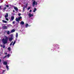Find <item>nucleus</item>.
Masks as SVG:
<instances>
[{
  "label": "nucleus",
  "mask_w": 74,
  "mask_h": 74,
  "mask_svg": "<svg viewBox=\"0 0 74 74\" xmlns=\"http://www.w3.org/2000/svg\"><path fill=\"white\" fill-rule=\"evenodd\" d=\"M2 21L3 23H7V21L3 20H2Z\"/></svg>",
  "instance_id": "0eeeda50"
},
{
  "label": "nucleus",
  "mask_w": 74,
  "mask_h": 74,
  "mask_svg": "<svg viewBox=\"0 0 74 74\" xmlns=\"http://www.w3.org/2000/svg\"><path fill=\"white\" fill-rule=\"evenodd\" d=\"M8 56V58H9V57L10 56V54H8L7 56Z\"/></svg>",
  "instance_id": "a878e982"
},
{
  "label": "nucleus",
  "mask_w": 74,
  "mask_h": 74,
  "mask_svg": "<svg viewBox=\"0 0 74 74\" xmlns=\"http://www.w3.org/2000/svg\"><path fill=\"white\" fill-rule=\"evenodd\" d=\"M18 15H19V16H21V13H19L18 14Z\"/></svg>",
  "instance_id": "c85d7f7f"
},
{
  "label": "nucleus",
  "mask_w": 74,
  "mask_h": 74,
  "mask_svg": "<svg viewBox=\"0 0 74 74\" xmlns=\"http://www.w3.org/2000/svg\"><path fill=\"white\" fill-rule=\"evenodd\" d=\"M11 19L12 21H13L14 19V16H12L11 17Z\"/></svg>",
  "instance_id": "f8f14e48"
},
{
  "label": "nucleus",
  "mask_w": 74,
  "mask_h": 74,
  "mask_svg": "<svg viewBox=\"0 0 74 74\" xmlns=\"http://www.w3.org/2000/svg\"><path fill=\"white\" fill-rule=\"evenodd\" d=\"M0 46L1 47H3V45H1Z\"/></svg>",
  "instance_id": "72a5a7b5"
},
{
  "label": "nucleus",
  "mask_w": 74,
  "mask_h": 74,
  "mask_svg": "<svg viewBox=\"0 0 74 74\" xmlns=\"http://www.w3.org/2000/svg\"><path fill=\"white\" fill-rule=\"evenodd\" d=\"M5 10H6V7H5L3 9V10H4V11Z\"/></svg>",
  "instance_id": "b1692460"
},
{
  "label": "nucleus",
  "mask_w": 74,
  "mask_h": 74,
  "mask_svg": "<svg viewBox=\"0 0 74 74\" xmlns=\"http://www.w3.org/2000/svg\"><path fill=\"white\" fill-rule=\"evenodd\" d=\"M13 40V36L12 35H11L10 38H9V40L10 41H11Z\"/></svg>",
  "instance_id": "f03ea898"
},
{
  "label": "nucleus",
  "mask_w": 74,
  "mask_h": 74,
  "mask_svg": "<svg viewBox=\"0 0 74 74\" xmlns=\"http://www.w3.org/2000/svg\"><path fill=\"white\" fill-rule=\"evenodd\" d=\"M12 42L10 44V46H11L12 45Z\"/></svg>",
  "instance_id": "c756f323"
},
{
  "label": "nucleus",
  "mask_w": 74,
  "mask_h": 74,
  "mask_svg": "<svg viewBox=\"0 0 74 74\" xmlns=\"http://www.w3.org/2000/svg\"><path fill=\"white\" fill-rule=\"evenodd\" d=\"M8 38L7 36H5V39L3 38L2 40V42L3 43V45H5V44H7L8 43Z\"/></svg>",
  "instance_id": "f257e3e1"
},
{
  "label": "nucleus",
  "mask_w": 74,
  "mask_h": 74,
  "mask_svg": "<svg viewBox=\"0 0 74 74\" xmlns=\"http://www.w3.org/2000/svg\"><path fill=\"white\" fill-rule=\"evenodd\" d=\"M32 1H34V0H32Z\"/></svg>",
  "instance_id": "37998d69"
},
{
  "label": "nucleus",
  "mask_w": 74,
  "mask_h": 74,
  "mask_svg": "<svg viewBox=\"0 0 74 74\" xmlns=\"http://www.w3.org/2000/svg\"><path fill=\"white\" fill-rule=\"evenodd\" d=\"M8 49L9 51H11V48H10V47H9L8 48Z\"/></svg>",
  "instance_id": "4468645a"
},
{
  "label": "nucleus",
  "mask_w": 74,
  "mask_h": 74,
  "mask_svg": "<svg viewBox=\"0 0 74 74\" xmlns=\"http://www.w3.org/2000/svg\"><path fill=\"white\" fill-rule=\"evenodd\" d=\"M13 12H15V10H13Z\"/></svg>",
  "instance_id": "4c0bfd02"
},
{
  "label": "nucleus",
  "mask_w": 74,
  "mask_h": 74,
  "mask_svg": "<svg viewBox=\"0 0 74 74\" xmlns=\"http://www.w3.org/2000/svg\"><path fill=\"white\" fill-rule=\"evenodd\" d=\"M18 18L19 20L20 21V19H22V17H18Z\"/></svg>",
  "instance_id": "6ab92c4d"
},
{
  "label": "nucleus",
  "mask_w": 74,
  "mask_h": 74,
  "mask_svg": "<svg viewBox=\"0 0 74 74\" xmlns=\"http://www.w3.org/2000/svg\"><path fill=\"white\" fill-rule=\"evenodd\" d=\"M7 32V31H5V32Z\"/></svg>",
  "instance_id": "a19ab883"
},
{
  "label": "nucleus",
  "mask_w": 74,
  "mask_h": 74,
  "mask_svg": "<svg viewBox=\"0 0 74 74\" xmlns=\"http://www.w3.org/2000/svg\"><path fill=\"white\" fill-rule=\"evenodd\" d=\"M5 19L6 20H7V21H9V19L8 18H6Z\"/></svg>",
  "instance_id": "393cba45"
},
{
  "label": "nucleus",
  "mask_w": 74,
  "mask_h": 74,
  "mask_svg": "<svg viewBox=\"0 0 74 74\" xmlns=\"http://www.w3.org/2000/svg\"><path fill=\"white\" fill-rule=\"evenodd\" d=\"M5 71H3V72H4Z\"/></svg>",
  "instance_id": "79ce46f5"
},
{
  "label": "nucleus",
  "mask_w": 74,
  "mask_h": 74,
  "mask_svg": "<svg viewBox=\"0 0 74 74\" xmlns=\"http://www.w3.org/2000/svg\"><path fill=\"white\" fill-rule=\"evenodd\" d=\"M25 8L23 7V12H25Z\"/></svg>",
  "instance_id": "aec40b11"
},
{
  "label": "nucleus",
  "mask_w": 74,
  "mask_h": 74,
  "mask_svg": "<svg viewBox=\"0 0 74 74\" xmlns=\"http://www.w3.org/2000/svg\"><path fill=\"white\" fill-rule=\"evenodd\" d=\"M0 67H1V66L0 65Z\"/></svg>",
  "instance_id": "c03bdc74"
},
{
  "label": "nucleus",
  "mask_w": 74,
  "mask_h": 74,
  "mask_svg": "<svg viewBox=\"0 0 74 74\" xmlns=\"http://www.w3.org/2000/svg\"><path fill=\"white\" fill-rule=\"evenodd\" d=\"M13 24H15V21H13L12 22Z\"/></svg>",
  "instance_id": "473e14b6"
},
{
  "label": "nucleus",
  "mask_w": 74,
  "mask_h": 74,
  "mask_svg": "<svg viewBox=\"0 0 74 74\" xmlns=\"http://www.w3.org/2000/svg\"><path fill=\"white\" fill-rule=\"evenodd\" d=\"M6 68H7V69H8V70H9V68H8V65L6 66Z\"/></svg>",
  "instance_id": "412c9836"
},
{
  "label": "nucleus",
  "mask_w": 74,
  "mask_h": 74,
  "mask_svg": "<svg viewBox=\"0 0 74 74\" xmlns=\"http://www.w3.org/2000/svg\"><path fill=\"white\" fill-rule=\"evenodd\" d=\"M16 22H17L19 20V19L17 18H16Z\"/></svg>",
  "instance_id": "2eb2a0df"
},
{
  "label": "nucleus",
  "mask_w": 74,
  "mask_h": 74,
  "mask_svg": "<svg viewBox=\"0 0 74 74\" xmlns=\"http://www.w3.org/2000/svg\"><path fill=\"white\" fill-rule=\"evenodd\" d=\"M1 6H0V10H1Z\"/></svg>",
  "instance_id": "f704fd0d"
},
{
  "label": "nucleus",
  "mask_w": 74,
  "mask_h": 74,
  "mask_svg": "<svg viewBox=\"0 0 74 74\" xmlns=\"http://www.w3.org/2000/svg\"><path fill=\"white\" fill-rule=\"evenodd\" d=\"M27 5H28V4L27 3L26 5H25V7H25V8H27Z\"/></svg>",
  "instance_id": "f3484780"
},
{
  "label": "nucleus",
  "mask_w": 74,
  "mask_h": 74,
  "mask_svg": "<svg viewBox=\"0 0 74 74\" xmlns=\"http://www.w3.org/2000/svg\"><path fill=\"white\" fill-rule=\"evenodd\" d=\"M4 25H5V24H4Z\"/></svg>",
  "instance_id": "a18cd8bd"
},
{
  "label": "nucleus",
  "mask_w": 74,
  "mask_h": 74,
  "mask_svg": "<svg viewBox=\"0 0 74 74\" xmlns=\"http://www.w3.org/2000/svg\"><path fill=\"white\" fill-rule=\"evenodd\" d=\"M28 16H29V18H31L32 16H33V14H30V13L29 14Z\"/></svg>",
  "instance_id": "20e7f679"
},
{
  "label": "nucleus",
  "mask_w": 74,
  "mask_h": 74,
  "mask_svg": "<svg viewBox=\"0 0 74 74\" xmlns=\"http://www.w3.org/2000/svg\"><path fill=\"white\" fill-rule=\"evenodd\" d=\"M30 7H29V8H28V10H30Z\"/></svg>",
  "instance_id": "7c9ffc66"
},
{
  "label": "nucleus",
  "mask_w": 74,
  "mask_h": 74,
  "mask_svg": "<svg viewBox=\"0 0 74 74\" xmlns=\"http://www.w3.org/2000/svg\"><path fill=\"white\" fill-rule=\"evenodd\" d=\"M5 54L6 55V54H7V53H5Z\"/></svg>",
  "instance_id": "58836bf2"
},
{
  "label": "nucleus",
  "mask_w": 74,
  "mask_h": 74,
  "mask_svg": "<svg viewBox=\"0 0 74 74\" xmlns=\"http://www.w3.org/2000/svg\"><path fill=\"white\" fill-rule=\"evenodd\" d=\"M7 34H10V32L9 31H8L7 32Z\"/></svg>",
  "instance_id": "dca6fc26"
},
{
  "label": "nucleus",
  "mask_w": 74,
  "mask_h": 74,
  "mask_svg": "<svg viewBox=\"0 0 74 74\" xmlns=\"http://www.w3.org/2000/svg\"><path fill=\"white\" fill-rule=\"evenodd\" d=\"M5 58H7V56H5L4 57L3 59H4Z\"/></svg>",
  "instance_id": "cd10ccee"
},
{
  "label": "nucleus",
  "mask_w": 74,
  "mask_h": 74,
  "mask_svg": "<svg viewBox=\"0 0 74 74\" xmlns=\"http://www.w3.org/2000/svg\"><path fill=\"white\" fill-rule=\"evenodd\" d=\"M29 26L28 24H26V27H27V26Z\"/></svg>",
  "instance_id": "5701e85b"
},
{
  "label": "nucleus",
  "mask_w": 74,
  "mask_h": 74,
  "mask_svg": "<svg viewBox=\"0 0 74 74\" xmlns=\"http://www.w3.org/2000/svg\"><path fill=\"white\" fill-rule=\"evenodd\" d=\"M21 25H24L25 24V23L23 21H21L20 23Z\"/></svg>",
  "instance_id": "9d476101"
},
{
  "label": "nucleus",
  "mask_w": 74,
  "mask_h": 74,
  "mask_svg": "<svg viewBox=\"0 0 74 74\" xmlns=\"http://www.w3.org/2000/svg\"><path fill=\"white\" fill-rule=\"evenodd\" d=\"M3 29H7V26H3Z\"/></svg>",
  "instance_id": "423d86ee"
},
{
  "label": "nucleus",
  "mask_w": 74,
  "mask_h": 74,
  "mask_svg": "<svg viewBox=\"0 0 74 74\" xmlns=\"http://www.w3.org/2000/svg\"><path fill=\"white\" fill-rule=\"evenodd\" d=\"M15 32V30L14 29H13L12 30H11V32L14 33V32Z\"/></svg>",
  "instance_id": "ddd939ff"
},
{
  "label": "nucleus",
  "mask_w": 74,
  "mask_h": 74,
  "mask_svg": "<svg viewBox=\"0 0 74 74\" xmlns=\"http://www.w3.org/2000/svg\"><path fill=\"white\" fill-rule=\"evenodd\" d=\"M32 10H29V12H32Z\"/></svg>",
  "instance_id": "c9c22d12"
},
{
  "label": "nucleus",
  "mask_w": 74,
  "mask_h": 74,
  "mask_svg": "<svg viewBox=\"0 0 74 74\" xmlns=\"http://www.w3.org/2000/svg\"><path fill=\"white\" fill-rule=\"evenodd\" d=\"M19 21H17V22H18V23H19Z\"/></svg>",
  "instance_id": "e433bc0d"
},
{
  "label": "nucleus",
  "mask_w": 74,
  "mask_h": 74,
  "mask_svg": "<svg viewBox=\"0 0 74 74\" xmlns=\"http://www.w3.org/2000/svg\"><path fill=\"white\" fill-rule=\"evenodd\" d=\"M3 64H4L5 65H7V62L5 61L4 62Z\"/></svg>",
  "instance_id": "6e6552de"
},
{
  "label": "nucleus",
  "mask_w": 74,
  "mask_h": 74,
  "mask_svg": "<svg viewBox=\"0 0 74 74\" xmlns=\"http://www.w3.org/2000/svg\"><path fill=\"white\" fill-rule=\"evenodd\" d=\"M16 42V41H14L13 43V45H14L15 44Z\"/></svg>",
  "instance_id": "4be33fe9"
},
{
  "label": "nucleus",
  "mask_w": 74,
  "mask_h": 74,
  "mask_svg": "<svg viewBox=\"0 0 74 74\" xmlns=\"http://www.w3.org/2000/svg\"><path fill=\"white\" fill-rule=\"evenodd\" d=\"M5 46L4 45L3 46V48H5Z\"/></svg>",
  "instance_id": "bb28decb"
},
{
  "label": "nucleus",
  "mask_w": 74,
  "mask_h": 74,
  "mask_svg": "<svg viewBox=\"0 0 74 74\" xmlns=\"http://www.w3.org/2000/svg\"><path fill=\"white\" fill-rule=\"evenodd\" d=\"M6 7H9V5H6Z\"/></svg>",
  "instance_id": "2f4dec72"
},
{
  "label": "nucleus",
  "mask_w": 74,
  "mask_h": 74,
  "mask_svg": "<svg viewBox=\"0 0 74 74\" xmlns=\"http://www.w3.org/2000/svg\"><path fill=\"white\" fill-rule=\"evenodd\" d=\"M8 16V13H6V15H5V18H7Z\"/></svg>",
  "instance_id": "1a4fd4ad"
},
{
  "label": "nucleus",
  "mask_w": 74,
  "mask_h": 74,
  "mask_svg": "<svg viewBox=\"0 0 74 74\" xmlns=\"http://www.w3.org/2000/svg\"><path fill=\"white\" fill-rule=\"evenodd\" d=\"M36 5V1H34L32 3V7H34V5Z\"/></svg>",
  "instance_id": "7ed1b4c3"
},
{
  "label": "nucleus",
  "mask_w": 74,
  "mask_h": 74,
  "mask_svg": "<svg viewBox=\"0 0 74 74\" xmlns=\"http://www.w3.org/2000/svg\"><path fill=\"white\" fill-rule=\"evenodd\" d=\"M1 59H0V62H1Z\"/></svg>",
  "instance_id": "ea45409f"
},
{
  "label": "nucleus",
  "mask_w": 74,
  "mask_h": 74,
  "mask_svg": "<svg viewBox=\"0 0 74 74\" xmlns=\"http://www.w3.org/2000/svg\"><path fill=\"white\" fill-rule=\"evenodd\" d=\"M14 9L16 11H18V8L15 7H14Z\"/></svg>",
  "instance_id": "39448f33"
},
{
  "label": "nucleus",
  "mask_w": 74,
  "mask_h": 74,
  "mask_svg": "<svg viewBox=\"0 0 74 74\" xmlns=\"http://www.w3.org/2000/svg\"><path fill=\"white\" fill-rule=\"evenodd\" d=\"M36 11H37V9H36V8H34V9L33 11V12H36Z\"/></svg>",
  "instance_id": "9b49d317"
},
{
  "label": "nucleus",
  "mask_w": 74,
  "mask_h": 74,
  "mask_svg": "<svg viewBox=\"0 0 74 74\" xmlns=\"http://www.w3.org/2000/svg\"><path fill=\"white\" fill-rule=\"evenodd\" d=\"M18 33H16V38H18Z\"/></svg>",
  "instance_id": "a211bd4d"
}]
</instances>
